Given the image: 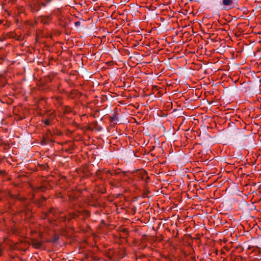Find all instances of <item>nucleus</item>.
Wrapping results in <instances>:
<instances>
[{
	"instance_id": "nucleus-7",
	"label": "nucleus",
	"mask_w": 261,
	"mask_h": 261,
	"mask_svg": "<svg viewBox=\"0 0 261 261\" xmlns=\"http://www.w3.org/2000/svg\"><path fill=\"white\" fill-rule=\"evenodd\" d=\"M74 24H75V27H78V26H80V24H81V22L78 21H76L75 23H74Z\"/></svg>"
},
{
	"instance_id": "nucleus-10",
	"label": "nucleus",
	"mask_w": 261,
	"mask_h": 261,
	"mask_svg": "<svg viewBox=\"0 0 261 261\" xmlns=\"http://www.w3.org/2000/svg\"><path fill=\"white\" fill-rule=\"evenodd\" d=\"M42 6H43V7H45V6H46V5H45V4H44V3H42Z\"/></svg>"
},
{
	"instance_id": "nucleus-6",
	"label": "nucleus",
	"mask_w": 261,
	"mask_h": 261,
	"mask_svg": "<svg viewBox=\"0 0 261 261\" xmlns=\"http://www.w3.org/2000/svg\"><path fill=\"white\" fill-rule=\"evenodd\" d=\"M44 123L46 125H49L50 124V121L48 119L44 120Z\"/></svg>"
},
{
	"instance_id": "nucleus-4",
	"label": "nucleus",
	"mask_w": 261,
	"mask_h": 261,
	"mask_svg": "<svg viewBox=\"0 0 261 261\" xmlns=\"http://www.w3.org/2000/svg\"><path fill=\"white\" fill-rule=\"evenodd\" d=\"M59 240V236L57 235H54L53 239L47 241L48 242H51L53 243H56Z\"/></svg>"
},
{
	"instance_id": "nucleus-3",
	"label": "nucleus",
	"mask_w": 261,
	"mask_h": 261,
	"mask_svg": "<svg viewBox=\"0 0 261 261\" xmlns=\"http://www.w3.org/2000/svg\"><path fill=\"white\" fill-rule=\"evenodd\" d=\"M119 120V117L117 114H113V116L110 117V121L111 122L117 123V121Z\"/></svg>"
},
{
	"instance_id": "nucleus-2",
	"label": "nucleus",
	"mask_w": 261,
	"mask_h": 261,
	"mask_svg": "<svg viewBox=\"0 0 261 261\" xmlns=\"http://www.w3.org/2000/svg\"><path fill=\"white\" fill-rule=\"evenodd\" d=\"M235 0H222V3L225 6H229L234 4Z\"/></svg>"
},
{
	"instance_id": "nucleus-8",
	"label": "nucleus",
	"mask_w": 261,
	"mask_h": 261,
	"mask_svg": "<svg viewBox=\"0 0 261 261\" xmlns=\"http://www.w3.org/2000/svg\"><path fill=\"white\" fill-rule=\"evenodd\" d=\"M101 171L98 170L96 172V175L98 177H100Z\"/></svg>"
},
{
	"instance_id": "nucleus-1",
	"label": "nucleus",
	"mask_w": 261,
	"mask_h": 261,
	"mask_svg": "<svg viewBox=\"0 0 261 261\" xmlns=\"http://www.w3.org/2000/svg\"><path fill=\"white\" fill-rule=\"evenodd\" d=\"M42 241H38L36 239H33L32 240V245L36 249H40L42 248Z\"/></svg>"
},
{
	"instance_id": "nucleus-11",
	"label": "nucleus",
	"mask_w": 261,
	"mask_h": 261,
	"mask_svg": "<svg viewBox=\"0 0 261 261\" xmlns=\"http://www.w3.org/2000/svg\"><path fill=\"white\" fill-rule=\"evenodd\" d=\"M50 2V0H47V3H49Z\"/></svg>"
},
{
	"instance_id": "nucleus-5",
	"label": "nucleus",
	"mask_w": 261,
	"mask_h": 261,
	"mask_svg": "<svg viewBox=\"0 0 261 261\" xmlns=\"http://www.w3.org/2000/svg\"><path fill=\"white\" fill-rule=\"evenodd\" d=\"M94 129L97 130V131H101L102 130V127H101L100 125H99L98 124H96L94 127Z\"/></svg>"
},
{
	"instance_id": "nucleus-9",
	"label": "nucleus",
	"mask_w": 261,
	"mask_h": 261,
	"mask_svg": "<svg viewBox=\"0 0 261 261\" xmlns=\"http://www.w3.org/2000/svg\"><path fill=\"white\" fill-rule=\"evenodd\" d=\"M117 174H123V175H124L125 174V173H124V172H122V173H118Z\"/></svg>"
}]
</instances>
